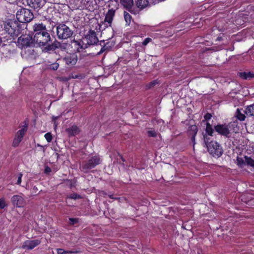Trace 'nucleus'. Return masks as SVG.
Segmentation results:
<instances>
[{"label":"nucleus","instance_id":"obj_9","mask_svg":"<svg viewBox=\"0 0 254 254\" xmlns=\"http://www.w3.org/2000/svg\"><path fill=\"white\" fill-rule=\"evenodd\" d=\"M12 204L17 207H22L26 204V201L21 194L14 195L11 198Z\"/></svg>","mask_w":254,"mask_h":254},{"label":"nucleus","instance_id":"obj_44","mask_svg":"<svg viewBox=\"0 0 254 254\" xmlns=\"http://www.w3.org/2000/svg\"><path fill=\"white\" fill-rule=\"evenodd\" d=\"M51 169L49 167H46L45 168V173H49L51 172Z\"/></svg>","mask_w":254,"mask_h":254},{"label":"nucleus","instance_id":"obj_21","mask_svg":"<svg viewBox=\"0 0 254 254\" xmlns=\"http://www.w3.org/2000/svg\"><path fill=\"white\" fill-rule=\"evenodd\" d=\"M120 2L127 9H130L133 5V0H120Z\"/></svg>","mask_w":254,"mask_h":254},{"label":"nucleus","instance_id":"obj_12","mask_svg":"<svg viewBox=\"0 0 254 254\" xmlns=\"http://www.w3.org/2000/svg\"><path fill=\"white\" fill-rule=\"evenodd\" d=\"M71 46L75 52H79L87 48L86 44L81 41L73 40L71 42Z\"/></svg>","mask_w":254,"mask_h":254},{"label":"nucleus","instance_id":"obj_17","mask_svg":"<svg viewBox=\"0 0 254 254\" xmlns=\"http://www.w3.org/2000/svg\"><path fill=\"white\" fill-rule=\"evenodd\" d=\"M66 131L67 132L69 135L71 136H74L78 134L79 132H80L79 128L75 126H73L71 127L67 128L66 129Z\"/></svg>","mask_w":254,"mask_h":254},{"label":"nucleus","instance_id":"obj_34","mask_svg":"<svg viewBox=\"0 0 254 254\" xmlns=\"http://www.w3.org/2000/svg\"><path fill=\"white\" fill-rule=\"evenodd\" d=\"M7 206V204L3 198H0V208L3 209Z\"/></svg>","mask_w":254,"mask_h":254},{"label":"nucleus","instance_id":"obj_14","mask_svg":"<svg viewBox=\"0 0 254 254\" xmlns=\"http://www.w3.org/2000/svg\"><path fill=\"white\" fill-rule=\"evenodd\" d=\"M26 1L27 4L34 9L41 7L45 4V0H26Z\"/></svg>","mask_w":254,"mask_h":254},{"label":"nucleus","instance_id":"obj_18","mask_svg":"<svg viewBox=\"0 0 254 254\" xmlns=\"http://www.w3.org/2000/svg\"><path fill=\"white\" fill-rule=\"evenodd\" d=\"M245 114V110L237 109L235 116L239 120L243 121H244L246 118Z\"/></svg>","mask_w":254,"mask_h":254},{"label":"nucleus","instance_id":"obj_37","mask_svg":"<svg viewBox=\"0 0 254 254\" xmlns=\"http://www.w3.org/2000/svg\"><path fill=\"white\" fill-rule=\"evenodd\" d=\"M79 219L78 218H69V224L71 225H73L78 222Z\"/></svg>","mask_w":254,"mask_h":254},{"label":"nucleus","instance_id":"obj_48","mask_svg":"<svg viewBox=\"0 0 254 254\" xmlns=\"http://www.w3.org/2000/svg\"><path fill=\"white\" fill-rule=\"evenodd\" d=\"M109 196H110V198H114V197H112V195H110Z\"/></svg>","mask_w":254,"mask_h":254},{"label":"nucleus","instance_id":"obj_28","mask_svg":"<svg viewBox=\"0 0 254 254\" xmlns=\"http://www.w3.org/2000/svg\"><path fill=\"white\" fill-rule=\"evenodd\" d=\"M245 164H247V165H250L251 166H254V160L252 159L245 156Z\"/></svg>","mask_w":254,"mask_h":254},{"label":"nucleus","instance_id":"obj_23","mask_svg":"<svg viewBox=\"0 0 254 254\" xmlns=\"http://www.w3.org/2000/svg\"><path fill=\"white\" fill-rule=\"evenodd\" d=\"M27 129V125L24 126L21 129L19 130L17 132L16 135H15V136L20 138L21 139H22V138L24 136V133L26 131Z\"/></svg>","mask_w":254,"mask_h":254},{"label":"nucleus","instance_id":"obj_41","mask_svg":"<svg viewBox=\"0 0 254 254\" xmlns=\"http://www.w3.org/2000/svg\"><path fill=\"white\" fill-rule=\"evenodd\" d=\"M211 118V115L210 114H209V113H207L206 114L204 117V120L207 121L208 120H209Z\"/></svg>","mask_w":254,"mask_h":254},{"label":"nucleus","instance_id":"obj_5","mask_svg":"<svg viewBox=\"0 0 254 254\" xmlns=\"http://www.w3.org/2000/svg\"><path fill=\"white\" fill-rule=\"evenodd\" d=\"M101 159L99 156H94L90 158L88 161L83 162L80 167V170L84 172H87L90 169L94 168L99 164Z\"/></svg>","mask_w":254,"mask_h":254},{"label":"nucleus","instance_id":"obj_6","mask_svg":"<svg viewBox=\"0 0 254 254\" xmlns=\"http://www.w3.org/2000/svg\"><path fill=\"white\" fill-rule=\"evenodd\" d=\"M208 151L214 157H220L223 150L221 146L216 141L211 140L207 146Z\"/></svg>","mask_w":254,"mask_h":254},{"label":"nucleus","instance_id":"obj_39","mask_svg":"<svg viewBox=\"0 0 254 254\" xmlns=\"http://www.w3.org/2000/svg\"><path fill=\"white\" fill-rule=\"evenodd\" d=\"M22 177V174L21 173H19L18 175V178H17L16 184L20 185L21 184Z\"/></svg>","mask_w":254,"mask_h":254},{"label":"nucleus","instance_id":"obj_46","mask_svg":"<svg viewBox=\"0 0 254 254\" xmlns=\"http://www.w3.org/2000/svg\"><path fill=\"white\" fill-rule=\"evenodd\" d=\"M58 117H53V121H54V124H55V127H57V125L56 124V122H55V121H56V120H57V119H58Z\"/></svg>","mask_w":254,"mask_h":254},{"label":"nucleus","instance_id":"obj_33","mask_svg":"<svg viewBox=\"0 0 254 254\" xmlns=\"http://www.w3.org/2000/svg\"><path fill=\"white\" fill-rule=\"evenodd\" d=\"M131 13L133 14H137L139 13V12L141 10L140 9L136 8H131L130 9H127Z\"/></svg>","mask_w":254,"mask_h":254},{"label":"nucleus","instance_id":"obj_27","mask_svg":"<svg viewBox=\"0 0 254 254\" xmlns=\"http://www.w3.org/2000/svg\"><path fill=\"white\" fill-rule=\"evenodd\" d=\"M206 134L212 135L213 133V129L210 125V124L208 123H206Z\"/></svg>","mask_w":254,"mask_h":254},{"label":"nucleus","instance_id":"obj_30","mask_svg":"<svg viewBox=\"0 0 254 254\" xmlns=\"http://www.w3.org/2000/svg\"><path fill=\"white\" fill-rule=\"evenodd\" d=\"M237 164L238 165L240 166L241 167H243L244 165H245V159H243L240 157H237Z\"/></svg>","mask_w":254,"mask_h":254},{"label":"nucleus","instance_id":"obj_7","mask_svg":"<svg viewBox=\"0 0 254 254\" xmlns=\"http://www.w3.org/2000/svg\"><path fill=\"white\" fill-rule=\"evenodd\" d=\"M17 46L20 48L34 46L33 39L30 34H23L18 38Z\"/></svg>","mask_w":254,"mask_h":254},{"label":"nucleus","instance_id":"obj_35","mask_svg":"<svg viewBox=\"0 0 254 254\" xmlns=\"http://www.w3.org/2000/svg\"><path fill=\"white\" fill-rule=\"evenodd\" d=\"M59 66V64L58 63H53L52 64L50 65L49 68L51 69H53L54 70H57Z\"/></svg>","mask_w":254,"mask_h":254},{"label":"nucleus","instance_id":"obj_24","mask_svg":"<svg viewBox=\"0 0 254 254\" xmlns=\"http://www.w3.org/2000/svg\"><path fill=\"white\" fill-rule=\"evenodd\" d=\"M188 131L190 134L192 135V140H194V136L197 131V127L195 125L190 126Z\"/></svg>","mask_w":254,"mask_h":254},{"label":"nucleus","instance_id":"obj_11","mask_svg":"<svg viewBox=\"0 0 254 254\" xmlns=\"http://www.w3.org/2000/svg\"><path fill=\"white\" fill-rule=\"evenodd\" d=\"M85 39L87 41V44L88 45H94L99 41L95 32L92 30H90L88 31V34L85 36Z\"/></svg>","mask_w":254,"mask_h":254},{"label":"nucleus","instance_id":"obj_8","mask_svg":"<svg viewBox=\"0 0 254 254\" xmlns=\"http://www.w3.org/2000/svg\"><path fill=\"white\" fill-rule=\"evenodd\" d=\"M115 10L113 8L110 9L106 14L105 18L102 25L98 24L99 30L100 31L103 25H104V29L108 26H111L113 17L115 15Z\"/></svg>","mask_w":254,"mask_h":254},{"label":"nucleus","instance_id":"obj_38","mask_svg":"<svg viewBox=\"0 0 254 254\" xmlns=\"http://www.w3.org/2000/svg\"><path fill=\"white\" fill-rule=\"evenodd\" d=\"M45 137L48 142H50L52 140V136L51 133L48 132L45 134Z\"/></svg>","mask_w":254,"mask_h":254},{"label":"nucleus","instance_id":"obj_4","mask_svg":"<svg viewBox=\"0 0 254 254\" xmlns=\"http://www.w3.org/2000/svg\"><path fill=\"white\" fill-rule=\"evenodd\" d=\"M16 18L19 23L29 22L33 18V14L29 9L21 8L16 13Z\"/></svg>","mask_w":254,"mask_h":254},{"label":"nucleus","instance_id":"obj_45","mask_svg":"<svg viewBox=\"0 0 254 254\" xmlns=\"http://www.w3.org/2000/svg\"><path fill=\"white\" fill-rule=\"evenodd\" d=\"M105 50V48L104 47H102L100 50V51L99 52L98 55L101 54V53H103Z\"/></svg>","mask_w":254,"mask_h":254},{"label":"nucleus","instance_id":"obj_47","mask_svg":"<svg viewBox=\"0 0 254 254\" xmlns=\"http://www.w3.org/2000/svg\"><path fill=\"white\" fill-rule=\"evenodd\" d=\"M3 42H5L4 41L3 36L2 37H0V46L2 44Z\"/></svg>","mask_w":254,"mask_h":254},{"label":"nucleus","instance_id":"obj_40","mask_svg":"<svg viewBox=\"0 0 254 254\" xmlns=\"http://www.w3.org/2000/svg\"><path fill=\"white\" fill-rule=\"evenodd\" d=\"M57 252L58 254H64L66 253V251H64L62 249H57Z\"/></svg>","mask_w":254,"mask_h":254},{"label":"nucleus","instance_id":"obj_32","mask_svg":"<svg viewBox=\"0 0 254 254\" xmlns=\"http://www.w3.org/2000/svg\"><path fill=\"white\" fill-rule=\"evenodd\" d=\"M211 136V135H208V134H205L203 135L204 141L205 144L206 145V146H207L208 144H209V143L211 141H210Z\"/></svg>","mask_w":254,"mask_h":254},{"label":"nucleus","instance_id":"obj_10","mask_svg":"<svg viewBox=\"0 0 254 254\" xmlns=\"http://www.w3.org/2000/svg\"><path fill=\"white\" fill-rule=\"evenodd\" d=\"M41 243V241L38 239L33 240H27L23 242L21 248L25 250H31Z\"/></svg>","mask_w":254,"mask_h":254},{"label":"nucleus","instance_id":"obj_22","mask_svg":"<svg viewBox=\"0 0 254 254\" xmlns=\"http://www.w3.org/2000/svg\"><path fill=\"white\" fill-rule=\"evenodd\" d=\"M245 113L249 116H254V104L247 106L245 109Z\"/></svg>","mask_w":254,"mask_h":254},{"label":"nucleus","instance_id":"obj_43","mask_svg":"<svg viewBox=\"0 0 254 254\" xmlns=\"http://www.w3.org/2000/svg\"><path fill=\"white\" fill-rule=\"evenodd\" d=\"M79 251H66L65 254H77L79 253Z\"/></svg>","mask_w":254,"mask_h":254},{"label":"nucleus","instance_id":"obj_2","mask_svg":"<svg viewBox=\"0 0 254 254\" xmlns=\"http://www.w3.org/2000/svg\"><path fill=\"white\" fill-rule=\"evenodd\" d=\"M56 29L57 36L60 39H67L71 37L73 34V31L64 23L58 24Z\"/></svg>","mask_w":254,"mask_h":254},{"label":"nucleus","instance_id":"obj_20","mask_svg":"<svg viewBox=\"0 0 254 254\" xmlns=\"http://www.w3.org/2000/svg\"><path fill=\"white\" fill-rule=\"evenodd\" d=\"M239 76L243 79H251L254 77V73L252 72H239Z\"/></svg>","mask_w":254,"mask_h":254},{"label":"nucleus","instance_id":"obj_19","mask_svg":"<svg viewBox=\"0 0 254 254\" xmlns=\"http://www.w3.org/2000/svg\"><path fill=\"white\" fill-rule=\"evenodd\" d=\"M136 4L138 8L142 10L148 6L149 2L147 0H137Z\"/></svg>","mask_w":254,"mask_h":254},{"label":"nucleus","instance_id":"obj_15","mask_svg":"<svg viewBox=\"0 0 254 254\" xmlns=\"http://www.w3.org/2000/svg\"><path fill=\"white\" fill-rule=\"evenodd\" d=\"M64 61L67 65H73L77 62V57L75 54L68 55L64 58Z\"/></svg>","mask_w":254,"mask_h":254},{"label":"nucleus","instance_id":"obj_25","mask_svg":"<svg viewBox=\"0 0 254 254\" xmlns=\"http://www.w3.org/2000/svg\"><path fill=\"white\" fill-rule=\"evenodd\" d=\"M81 198L80 196L77 193H72L69 195H68L67 199L66 200V203H68L70 199H76Z\"/></svg>","mask_w":254,"mask_h":254},{"label":"nucleus","instance_id":"obj_36","mask_svg":"<svg viewBox=\"0 0 254 254\" xmlns=\"http://www.w3.org/2000/svg\"><path fill=\"white\" fill-rule=\"evenodd\" d=\"M147 134L149 137H156L157 133L154 130H150L147 131Z\"/></svg>","mask_w":254,"mask_h":254},{"label":"nucleus","instance_id":"obj_31","mask_svg":"<svg viewBox=\"0 0 254 254\" xmlns=\"http://www.w3.org/2000/svg\"><path fill=\"white\" fill-rule=\"evenodd\" d=\"M22 139L20 138L17 137L16 136H15L13 142H12V146L14 147L17 146L20 142L21 141Z\"/></svg>","mask_w":254,"mask_h":254},{"label":"nucleus","instance_id":"obj_42","mask_svg":"<svg viewBox=\"0 0 254 254\" xmlns=\"http://www.w3.org/2000/svg\"><path fill=\"white\" fill-rule=\"evenodd\" d=\"M2 46H6V47H7L6 49H7V50H8V52H9V53H11V52H13V50H11V46H10V45H7V44H3Z\"/></svg>","mask_w":254,"mask_h":254},{"label":"nucleus","instance_id":"obj_49","mask_svg":"<svg viewBox=\"0 0 254 254\" xmlns=\"http://www.w3.org/2000/svg\"><path fill=\"white\" fill-rule=\"evenodd\" d=\"M77 77H78V76H77V75H76V76H75V77H74L73 78H77Z\"/></svg>","mask_w":254,"mask_h":254},{"label":"nucleus","instance_id":"obj_13","mask_svg":"<svg viewBox=\"0 0 254 254\" xmlns=\"http://www.w3.org/2000/svg\"><path fill=\"white\" fill-rule=\"evenodd\" d=\"M214 128L216 132L223 136H228L230 133L228 126L226 125H217Z\"/></svg>","mask_w":254,"mask_h":254},{"label":"nucleus","instance_id":"obj_29","mask_svg":"<svg viewBox=\"0 0 254 254\" xmlns=\"http://www.w3.org/2000/svg\"><path fill=\"white\" fill-rule=\"evenodd\" d=\"M152 41V39L150 38H146L144 39V40L141 43H138L137 45L140 47H141V45L144 47L146 46L149 42Z\"/></svg>","mask_w":254,"mask_h":254},{"label":"nucleus","instance_id":"obj_3","mask_svg":"<svg viewBox=\"0 0 254 254\" xmlns=\"http://www.w3.org/2000/svg\"><path fill=\"white\" fill-rule=\"evenodd\" d=\"M50 39L47 31H44L42 33H36L33 38L34 46H44L50 41Z\"/></svg>","mask_w":254,"mask_h":254},{"label":"nucleus","instance_id":"obj_1","mask_svg":"<svg viewBox=\"0 0 254 254\" xmlns=\"http://www.w3.org/2000/svg\"><path fill=\"white\" fill-rule=\"evenodd\" d=\"M21 25L15 20L7 21L4 26V34H7L3 36L4 41L8 40L11 41L14 37H16L21 32Z\"/></svg>","mask_w":254,"mask_h":254},{"label":"nucleus","instance_id":"obj_26","mask_svg":"<svg viewBox=\"0 0 254 254\" xmlns=\"http://www.w3.org/2000/svg\"><path fill=\"white\" fill-rule=\"evenodd\" d=\"M124 16L127 24L129 25L130 23L131 20L130 15L128 12L125 11L124 13Z\"/></svg>","mask_w":254,"mask_h":254},{"label":"nucleus","instance_id":"obj_16","mask_svg":"<svg viewBox=\"0 0 254 254\" xmlns=\"http://www.w3.org/2000/svg\"><path fill=\"white\" fill-rule=\"evenodd\" d=\"M33 29L35 34H36V33H42L44 31H47L46 26L42 23L35 24L33 26Z\"/></svg>","mask_w":254,"mask_h":254}]
</instances>
